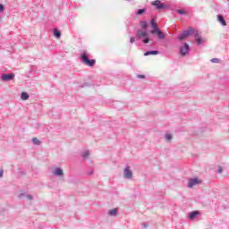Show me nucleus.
Masks as SVG:
<instances>
[{"instance_id":"nucleus-1","label":"nucleus","mask_w":229,"mask_h":229,"mask_svg":"<svg viewBox=\"0 0 229 229\" xmlns=\"http://www.w3.org/2000/svg\"><path fill=\"white\" fill-rule=\"evenodd\" d=\"M140 27L142 29H140L136 32V40H141L142 44H148V42H151V38H149V34H148V21H141L140 22Z\"/></svg>"},{"instance_id":"nucleus-2","label":"nucleus","mask_w":229,"mask_h":229,"mask_svg":"<svg viewBox=\"0 0 229 229\" xmlns=\"http://www.w3.org/2000/svg\"><path fill=\"white\" fill-rule=\"evenodd\" d=\"M150 24L153 28V30H150V34L157 35L158 40H164V38H165V34H164V32H162V30H160V28H158V25L157 24L155 20H151Z\"/></svg>"},{"instance_id":"nucleus-3","label":"nucleus","mask_w":229,"mask_h":229,"mask_svg":"<svg viewBox=\"0 0 229 229\" xmlns=\"http://www.w3.org/2000/svg\"><path fill=\"white\" fill-rule=\"evenodd\" d=\"M81 60L82 64L89 65V67H94L96 65V59H89V54L85 51L81 55Z\"/></svg>"},{"instance_id":"nucleus-4","label":"nucleus","mask_w":229,"mask_h":229,"mask_svg":"<svg viewBox=\"0 0 229 229\" xmlns=\"http://www.w3.org/2000/svg\"><path fill=\"white\" fill-rule=\"evenodd\" d=\"M152 6H155V8L158 11H162V10H167V8H169V5L162 3L160 0H155L153 2H151Z\"/></svg>"},{"instance_id":"nucleus-5","label":"nucleus","mask_w":229,"mask_h":229,"mask_svg":"<svg viewBox=\"0 0 229 229\" xmlns=\"http://www.w3.org/2000/svg\"><path fill=\"white\" fill-rule=\"evenodd\" d=\"M190 51H191V47L187 43H184V45L180 47V53L182 56H187Z\"/></svg>"},{"instance_id":"nucleus-6","label":"nucleus","mask_w":229,"mask_h":229,"mask_svg":"<svg viewBox=\"0 0 229 229\" xmlns=\"http://www.w3.org/2000/svg\"><path fill=\"white\" fill-rule=\"evenodd\" d=\"M2 81H12L13 80H15V74L14 73H3L1 76Z\"/></svg>"},{"instance_id":"nucleus-7","label":"nucleus","mask_w":229,"mask_h":229,"mask_svg":"<svg viewBox=\"0 0 229 229\" xmlns=\"http://www.w3.org/2000/svg\"><path fill=\"white\" fill-rule=\"evenodd\" d=\"M123 177L126 180H131L133 178V172L130 170V166H126L123 171Z\"/></svg>"},{"instance_id":"nucleus-8","label":"nucleus","mask_w":229,"mask_h":229,"mask_svg":"<svg viewBox=\"0 0 229 229\" xmlns=\"http://www.w3.org/2000/svg\"><path fill=\"white\" fill-rule=\"evenodd\" d=\"M200 182L201 181H199V179H198V178H191L188 182V188L192 189V187H194V185H198V183H200Z\"/></svg>"},{"instance_id":"nucleus-9","label":"nucleus","mask_w":229,"mask_h":229,"mask_svg":"<svg viewBox=\"0 0 229 229\" xmlns=\"http://www.w3.org/2000/svg\"><path fill=\"white\" fill-rule=\"evenodd\" d=\"M195 42L197 43V46H201V44H205L207 42V39H203L201 36H199V33L195 34Z\"/></svg>"},{"instance_id":"nucleus-10","label":"nucleus","mask_w":229,"mask_h":229,"mask_svg":"<svg viewBox=\"0 0 229 229\" xmlns=\"http://www.w3.org/2000/svg\"><path fill=\"white\" fill-rule=\"evenodd\" d=\"M187 37H189V32H187V30H183L181 34H179L177 38L180 40V42H182V40H185Z\"/></svg>"},{"instance_id":"nucleus-11","label":"nucleus","mask_w":229,"mask_h":229,"mask_svg":"<svg viewBox=\"0 0 229 229\" xmlns=\"http://www.w3.org/2000/svg\"><path fill=\"white\" fill-rule=\"evenodd\" d=\"M151 55H160V51H158V50H148V51L144 53V56H149Z\"/></svg>"},{"instance_id":"nucleus-12","label":"nucleus","mask_w":229,"mask_h":229,"mask_svg":"<svg viewBox=\"0 0 229 229\" xmlns=\"http://www.w3.org/2000/svg\"><path fill=\"white\" fill-rule=\"evenodd\" d=\"M217 21L222 24V26H226V20H225V16H223V14H217Z\"/></svg>"},{"instance_id":"nucleus-13","label":"nucleus","mask_w":229,"mask_h":229,"mask_svg":"<svg viewBox=\"0 0 229 229\" xmlns=\"http://www.w3.org/2000/svg\"><path fill=\"white\" fill-rule=\"evenodd\" d=\"M186 32L189 33L188 37H191V35H194V38H196V33H199L198 30L192 29V28L186 30Z\"/></svg>"},{"instance_id":"nucleus-14","label":"nucleus","mask_w":229,"mask_h":229,"mask_svg":"<svg viewBox=\"0 0 229 229\" xmlns=\"http://www.w3.org/2000/svg\"><path fill=\"white\" fill-rule=\"evenodd\" d=\"M55 176H64V170L62 168H55L54 171Z\"/></svg>"},{"instance_id":"nucleus-15","label":"nucleus","mask_w":229,"mask_h":229,"mask_svg":"<svg viewBox=\"0 0 229 229\" xmlns=\"http://www.w3.org/2000/svg\"><path fill=\"white\" fill-rule=\"evenodd\" d=\"M117 208H113L108 211V216H111V217H115L117 216Z\"/></svg>"},{"instance_id":"nucleus-16","label":"nucleus","mask_w":229,"mask_h":229,"mask_svg":"<svg viewBox=\"0 0 229 229\" xmlns=\"http://www.w3.org/2000/svg\"><path fill=\"white\" fill-rule=\"evenodd\" d=\"M198 214H199V212H198V211H191L189 214L190 219H196V217L198 216Z\"/></svg>"},{"instance_id":"nucleus-17","label":"nucleus","mask_w":229,"mask_h":229,"mask_svg":"<svg viewBox=\"0 0 229 229\" xmlns=\"http://www.w3.org/2000/svg\"><path fill=\"white\" fill-rule=\"evenodd\" d=\"M54 37L55 38H60V37H62V32H60L58 29H54Z\"/></svg>"},{"instance_id":"nucleus-18","label":"nucleus","mask_w":229,"mask_h":229,"mask_svg":"<svg viewBox=\"0 0 229 229\" xmlns=\"http://www.w3.org/2000/svg\"><path fill=\"white\" fill-rule=\"evenodd\" d=\"M21 98L22 99V101H28V99H30V95L26 92H22L21 95Z\"/></svg>"},{"instance_id":"nucleus-19","label":"nucleus","mask_w":229,"mask_h":229,"mask_svg":"<svg viewBox=\"0 0 229 229\" xmlns=\"http://www.w3.org/2000/svg\"><path fill=\"white\" fill-rule=\"evenodd\" d=\"M27 198V199H30V201L33 200V195H26L24 193H20L19 198Z\"/></svg>"},{"instance_id":"nucleus-20","label":"nucleus","mask_w":229,"mask_h":229,"mask_svg":"<svg viewBox=\"0 0 229 229\" xmlns=\"http://www.w3.org/2000/svg\"><path fill=\"white\" fill-rule=\"evenodd\" d=\"M147 9L143 8V9H138L136 12V15H142L143 13H146Z\"/></svg>"},{"instance_id":"nucleus-21","label":"nucleus","mask_w":229,"mask_h":229,"mask_svg":"<svg viewBox=\"0 0 229 229\" xmlns=\"http://www.w3.org/2000/svg\"><path fill=\"white\" fill-rule=\"evenodd\" d=\"M82 158H89V157H90V152L89 150H85L82 154H81Z\"/></svg>"},{"instance_id":"nucleus-22","label":"nucleus","mask_w":229,"mask_h":229,"mask_svg":"<svg viewBox=\"0 0 229 229\" xmlns=\"http://www.w3.org/2000/svg\"><path fill=\"white\" fill-rule=\"evenodd\" d=\"M176 13H179V15H187V12H185L183 9H177Z\"/></svg>"},{"instance_id":"nucleus-23","label":"nucleus","mask_w":229,"mask_h":229,"mask_svg":"<svg viewBox=\"0 0 229 229\" xmlns=\"http://www.w3.org/2000/svg\"><path fill=\"white\" fill-rule=\"evenodd\" d=\"M32 142L36 146H40V140L38 139H37V138H32Z\"/></svg>"},{"instance_id":"nucleus-24","label":"nucleus","mask_w":229,"mask_h":229,"mask_svg":"<svg viewBox=\"0 0 229 229\" xmlns=\"http://www.w3.org/2000/svg\"><path fill=\"white\" fill-rule=\"evenodd\" d=\"M210 62L212 64H219V62H221V59H219V58H213V59L210 60Z\"/></svg>"},{"instance_id":"nucleus-25","label":"nucleus","mask_w":229,"mask_h":229,"mask_svg":"<svg viewBox=\"0 0 229 229\" xmlns=\"http://www.w3.org/2000/svg\"><path fill=\"white\" fill-rule=\"evenodd\" d=\"M171 139H173V135H171V134L165 135V140H171Z\"/></svg>"},{"instance_id":"nucleus-26","label":"nucleus","mask_w":229,"mask_h":229,"mask_svg":"<svg viewBox=\"0 0 229 229\" xmlns=\"http://www.w3.org/2000/svg\"><path fill=\"white\" fill-rule=\"evenodd\" d=\"M4 12V5L0 4V13H3Z\"/></svg>"},{"instance_id":"nucleus-27","label":"nucleus","mask_w":229,"mask_h":229,"mask_svg":"<svg viewBox=\"0 0 229 229\" xmlns=\"http://www.w3.org/2000/svg\"><path fill=\"white\" fill-rule=\"evenodd\" d=\"M137 78H140L141 80H144L146 78V75L138 74Z\"/></svg>"},{"instance_id":"nucleus-28","label":"nucleus","mask_w":229,"mask_h":229,"mask_svg":"<svg viewBox=\"0 0 229 229\" xmlns=\"http://www.w3.org/2000/svg\"><path fill=\"white\" fill-rule=\"evenodd\" d=\"M142 228H148L149 226V225L144 223L141 225Z\"/></svg>"},{"instance_id":"nucleus-29","label":"nucleus","mask_w":229,"mask_h":229,"mask_svg":"<svg viewBox=\"0 0 229 229\" xmlns=\"http://www.w3.org/2000/svg\"><path fill=\"white\" fill-rule=\"evenodd\" d=\"M130 42H131V44H133V42H135V38H134V37H131V38H130Z\"/></svg>"},{"instance_id":"nucleus-30","label":"nucleus","mask_w":229,"mask_h":229,"mask_svg":"<svg viewBox=\"0 0 229 229\" xmlns=\"http://www.w3.org/2000/svg\"><path fill=\"white\" fill-rule=\"evenodd\" d=\"M218 173L221 174V173H223V167L218 166Z\"/></svg>"},{"instance_id":"nucleus-31","label":"nucleus","mask_w":229,"mask_h":229,"mask_svg":"<svg viewBox=\"0 0 229 229\" xmlns=\"http://www.w3.org/2000/svg\"><path fill=\"white\" fill-rule=\"evenodd\" d=\"M4 172L3 171V170H0V178L3 176V174H4Z\"/></svg>"},{"instance_id":"nucleus-32","label":"nucleus","mask_w":229,"mask_h":229,"mask_svg":"<svg viewBox=\"0 0 229 229\" xmlns=\"http://www.w3.org/2000/svg\"><path fill=\"white\" fill-rule=\"evenodd\" d=\"M82 87H87V83H84V84L82 85Z\"/></svg>"},{"instance_id":"nucleus-33","label":"nucleus","mask_w":229,"mask_h":229,"mask_svg":"<svg viewBox=\"0 0 229 229\" xmlns=\"http://www.w3.org/2000/svg\"><path fill=\"white\" fill-rule=\"evenodd\" d=\"M89 174H92V172H89Z\"/></svg>"},{"instance_id":"nucleus-34","label":"nucleus","mask_w":229,"mask_h":229,"mask_svg":"<svg viewBox=\"0 0 229 229\" xmlns=\"http://www.w3.org/2000/svg\"><path fill=\"white\" fill-rule=\"evenodd\" d=\"M127 1H131V0H127Z\"/></svg>"}]
</instances>
